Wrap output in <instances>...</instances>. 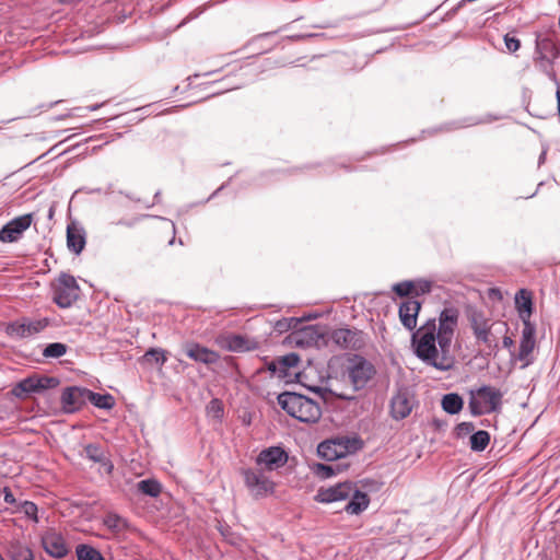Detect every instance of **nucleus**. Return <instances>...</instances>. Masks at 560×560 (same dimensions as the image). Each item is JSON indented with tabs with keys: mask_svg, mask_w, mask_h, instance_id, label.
Segmentation results:
<instances>
[{
	"mask_svg": "<svg viewBox=\"0 0 560 560\" xmlns=\"http://www.w3.org/2000/svg\"><path fill=\"white\" fill-rule=\"evenodd\" d=\"M458 324V308L444 307L436 318L428 319L412 332L410 341L415 355L423 364L440 372L453 370L456 363L453 340Z\"/></svg>",
	"mask_w": 560,
	"mask_h": 560,
	"instance_id": "f257e3e1",
	"label": "nucleus"
},
{
	"mask_svg": "<svg viewBox=\"0 0 560 560\" xmlns=\"http://www.w3.org/2000/svg\"><path fill=\"white\" fill-rule=\"evenodd\" d=\"M465 313L476 343L483 345L492 350L497 349L498 337L495 331H506V323L493 320L482 310L472 305L467 306Z\"/></svg>",
	"mask_w": 560,
	"mask_h": 560,
	"instance_id": "f03ea898",
	"label": "nucleus"
},
{
	"mask_svg": "<svg viewBox=\"0 0 560 560\" xmlns=\"http://www.w3.org/2000/svg\"><path fill=\"white\" fill-rule=\"evenodd\" d=\"M278 404L289 416L301 422L315 423L322 417L318 402L298 393H281L278 396Z\"/></svg>",
	"mask_w": 560,
	"mask_h": 560,
	"instance_id": "7ed1b4c3",
	"label": "nucleus"
},
{
	"mask_svg": "<svg viewBox=\"0 0 560 560\" xmlns=\"http://www.w3.org/2000/svg\"><path fill=\"white\" fill-rule=\"evenodd\" d=\"M503 393L489 385L469 390L468 409L474 417L497 412L502 407Z\"/></svg>",
	"mask_w": 560,
	"mask_h": 560,
	"instance_id": "20e7f679",
	"label": "nucleus"
},
{
	"mask_svg": "<svg viewBox=\"0 0 560 560\" xmlns=\"http://www.w3.org/2000/svg\"><path fill=\"white\" fill-rule=\"evenodd\" d=\"M361 447L362 442L359 439L337 438L319 443L317 453L322 458L328 462H335Z\"/></svg>",
	"mask_w": 560,
	"mask_h": 560,
	"instance_id": "39448f33",
	"label": "nucleus"
},
{
	"mask_svg": "<svg viewBox=\"0 0 560 560\" xmlns=\"http://www.w3.org/2000/svg\"><path fill=\"white\" fill-rule=\"evenodd\" d=\"M376 370L374 365L365 358L354 355L349 360L347 375L354 390H361L366 387L374 377Z\"/></svg>",
	"mask_w": 560,
	"mask_h": 560,
	"instance_id": "423d86ee",
	"label": "nucleus"
},
{
	"mask_svg": "<svg viewBox=\"0 0 560 560\" xmlns=\"http://www.w3.org/2000/svg\"><path fill=\"white\" fill-rule=\"evenodd\" d=\"M49 324L50 320L47 317L36 319L23 317L9 323L5 327V334L13 339H26L42 332Z\"/></svg>",
	"mask_w": 560,
	"mask_h": 560,
	"instance_id": "0eeeda50",
	"label": "nucleus"
},
{
	"mask_svg": "<svg viewBox=\"0 0 560 560\" xmlns=\"http://www.w3.org/2000/svg\"><path fill=\"white\" fill-rule=\"evenodd\" d=\"M245 486L255 499H261L275 491V482L262 471L252 468L243 469Z\"/></svg>",
	"mask_w": 560,
	"mask_h": 560,
	"instance_id": "6e6552de",
	"label": "nucleus"
},
{
	"mask_svg": "<svg viewBox=\"0 0 560 560\" xmlns=\"http://www.w3.org/2000/svg\"><path fill=\"white\" fill-rule=\"evenodd\" d=\"M80 288L70 275H61L54 288V301L61 308L70 307L78 299Z\"/></svg>",
	"mask_w": 560,
	"mask_h": 560,
	"instance_id": "1a4fd4ad",
	"label": "nucleus"
},
{
	"mask_svg": "<svg viewBox=\"0 0 560 560\" xmlns=\"http://www.w3.org/2000/svg\"><path fill=\"white\" fill-rule=\"evenodd\" d=\"M292 340L300 347L322 348L328 345V330L325 326L310 325L295 330Z\"/></svg>",
	"mask_w": 560,
	"mask_h": 560,
	"instance_id": "9d476101",
	"label": "nucleus"
},
{
	"mask_svg": "<svg viewBox=\"0 0 560 560\" xmlns=\"http://www.w3.org/2000/svg\"><path fill=\"white\" fill-rule=\"evenodd\" d=\"M329 341L346 350H359L365 345L363 331L350 328H338L330 332L328 331Z\"/></svg>",
	"mask_w": 560,
	"mask_h": 560,
	"instance_id": "9b49d317",
	"label": "nucleus"
},
{
	"mask_svg": "<svg viewBox=\"0 0 560 560\" xmlns=\"http://www.w3.org/2000/svg\"><path fill=\"white\" fill-rule=\"evenodd\" d=\"M42 547L47 555L52 558H65L69 552V547L62 534L55 528H47L40 535Z\"/></svg>",
	"mask_w": 560,
	"mask_h": 560,
	"instance_id": "f8f14e48",
	"label": "nucleus"
},
{
	"mask_svg": "<svg viewBox=\"0 0 560 560\" xmlns=\"http://www.w3.org/2000/svg\"><path fill=\"white\" fill-rule=\"evenodd\" d=\"M33 214L27 213L10 220L0 230V242L14 243L18 242L23 233L31 226Z\"/></svg>",
	"mask_w": 560,
	"mask_h": 560,
	"instance_id": "ddd939ff",
	"label": "nucleus"
},
{
	"mask_svg": "<svg viewBox=\"0 0 560 560\" xmlns=\"http://www.w3.org/2000/svg\"><path fill=\"white\" fill-rule=\"evenodd\" d=\"M353 486V482L345 481L328 488H319L314 499L319 503L342 501L349 499L352 493Z\"/></svg>",
	"mask_w": 560,
	"mask_h": 560,
	"instance_id": "4468645a",
	"label": "nucleus"
},
{
	"mask_svg": "<svg viewBox=\"0 0 560 560\" xmlns=\"http://www.w3.org/2000/svg\"><path fill=\"white\" fill-rule=\"evenodd\" d=\"M413 408V397L407 388H399L390 399V415L395 420L407 418Z\"/></svg>",
	"mask_w": 560,
	"mask_h": 560,
	"instance_id": "2eb2a0df",
	"label": "nucleus"
},
{
	"mask_svg": "<svg viewBox=\"0 0 560 560\" xmlns=\"http://www.w3.org/2000/svg\"><path fill=\"white\" fill-rule=\"evenodd\" d=\"M288 462L287 452L280 446H270L262 450L257 458L256 463L259 466H264L267 470H276L284 466Z\"/></svg>",
	"mask_w": 560,
	"mask_h": 560,
	"instance_id": "dca6fc26",
	"label": "nucleus"
},
{
	"mask_svg": "<svg viewBox=\"0 0 560 560\" xmlns=\"http://www.w3.org/2000/svg\"><path fill=\"white\" fill-rule=\"evenodd\" d=\"M88 388L70 386L62 390L60 401L66 413L78 411L85 402Z\"/></svg>",
	"mask_w": 560,
	"mask_h": 560,
	"instance_id": "f3484780",
	"label": "nucleus"
},
{
	"mask_svg": "<svg viewBox=\"0 0 560 560\" xmlns=\"http://www.w3.org/2000/svg\"><path fill=\"white\" fill-rule=\"evenodd\" d=\"M421 310V303L415 299L404 301L399 306V319L408 330L417 327V318Z\"/></svg>",
	"mask_w": 560,
	"mask_h": 560,
	"instance_id": "a211bd4d",
	"label": "nucleus"
},
{
	"mask_svg": "<svg viewBox=\"0 0 560 560\" xmlns=\"http://www.w3.org/2000/svg\"><path fill=\"white\" fill-rule=\"evenodd\" d=\"M185 353L195 362L203 364L217 363L220 355L217 351L210 350L199 343L190 342L185 346Z\"/></svg>",
	"mask_w": 560,
	"mask_h": 560,
	"instance_id": "6ab92c4d",
	"label": "nucleus"
},
{
	"mask_svg": "<svg viewBox=\"0 0 560 560\" xmlns=\"http://www.w3.org/2000/svg\"><path fill=\"white\" fill-rule=\"evenodd\" d=\"M535 347V327L529 319L523 318V330L520 342L518 359L521 361L527 360L528 355L533 352Z\"/></svg>",
	"mask_w": 560,
	"mask_h": 560,
	"instance_id": "aec40b11",
	"label": "nucleus"
},
{
	"mask_svg": "<svg viewBox=\"0 0 560 560\" xmlns=\"http://www.w3.org/2000/svg\"><path fill=\"white\" fill-rule=\"evenodd\" d=\"M85 231L82 226L71 223L67 226V246L74 254H80L85 247Z\"/></svg>",
	"mask_w": 560,
	"mask_h": 560,
	"instance_id": "412c9836",
	"label": "nucleus"
},
{
	"mask_svg": "<svg viewBox=\"0 0 560 560\" xmlns=\"http://www.w3.org/2000/svg\"><path fill=\"white\" fill-rule=\"evenodd\" d=\"M350 501L345 505V511L350 515H359L365 511L370 504L369 495L360 491L354 485L352 493L349 497Z\"/></svg>",
	"mask_w": 560,
	"mask_h": 560,
	"instance_id": "4be33fe9",
	"label": "nucleus"
},
{
	"mask_svg": "<svg viewBox=\"0 0 560 560\" xmlns=\"http://www.w3.org/2000/svg\"><path fill=\"white\" fill-rule=\"evenodd\" d=\"M86 457L94 462L102 464L108 474L113 470V464L107 459L105 452L98 444H88L84 448Z\"/></svg>",
	"mask_w": 560,
	"mask_h": 560,
	"instance_id": "5701e85b",
	"label": "nucleus"
},
{
	"mask_svg": "<svg viewBox=\"0 0 560 560\" xmlns=\"http://www.w3.org/2000/svg\"><path fill=\"white\" fill-rule=\"evenodd\" d=\"M8 555L11 560H34V553L32 549L19 540H13L10 542Z\"/></svg>",
	"mask_w": 560,
	"mask_h": 560,
	"instance_id": "b1692460",
	"label": "nucleus"
},
{
	"mask_svg": "<svg viewBox=\"0 0 560 560\" xmlns=\"http://www.w3.org/2000/svg\"><path fill=\"white\" fill-rule=\"evenodd\" d=\"M33 393H37L35 376H30L20 381L11 389V394L20 399H24Z\"/></svg>",
	"mask_w": 560,
	"mask_h": 560,
	"instance_id": "393cba45",
	"label": "nucleus"
},
{
	"mask_svg": "<svg viewBox=\"0 0 560 560\" xmlns=\"http://www.w3.org/2000/svg\"><path fill=\"white\" fill-rule=\"evenodd\" d=\"M86 401H90L97 408L101 409H112L115 405V399L110 394H98L88 389Z\"/></svg>",
	"mask_w": 560,
	"mask_h": 560,
	"instance_id": "a878e982",
	"label": "nucleus"
},
{
	"mask_svg": "<svg viewBox=\"0 0 560 560\" xmlns=\"http://www.w3.org/2000/svg\"><path fill=\"white\" fill-rule=\"evenodd\" d=\"M463 398L456 393H450L442 398V408L450 415H457L463 409Z\"/></svg>",
	"mask_w": 560,
	"mask_h": 560,
	"instance_id": "bb28decb",
	"label": "nucleus"
},
{
	"mask_svg": "<svg viewBox=\"0 0 560 560\" xmlns=\"http://www.w3.org/2000/svg\"><path fill=\"white\" fill-rule=\"evenodd\" d=\"M75 553L78 560H105L96 548L85 544L78 545Z\"/></svg>",
	"mask_w": 560,
	"mask_h": 560,
	"instance_id": "cd10ccee",
	"label": "nucleus"
},
{
	"mask_svg": "<svg viewBox=\"0 0 560 560\" xmlns=\"http://www.w3.org/2000/svg\"><path fill=\"white\" fill-rule=\"evenodd\" d=\"M490 442V434L487 431L480 430L470 435V448L474 452H482L486 450Z\"/></svg>",
	"mask_w": 560,
	"mask_h": 560,
	"instance_id": "c85d7f7f",
	"label": "nucleus"
},
{
	"mask_svg": "<svg viewBox=\"0 0 560 560\" xmlns=\"http://www.w3.org/2000/svg\"><path fill=\"white\" fill-rule=\"evenodd\" d=\"M68 351V346L66 343H62V342H51V343H48L44 349H43V357L45 358H50V359H58V358H61L62 355H65Z\"/></svg>",
	"mask_w": 560,
	"mask_h": 560,
	"instance_id": "c756f323",
	"label": "nucleus"
},
{
	"mask_svg": "<svg viewBox=\"0 0 560 560\" xmlns=\"http://www.w3.org/2000/svg\"><path fill=\"white\" fill-rule=\"evenodd\" d=\"M138 490L150 497H158L161 493V485L154 479H144L138 482Z\"/></svg>",
	"mask_w": 560,
	"mask_h": 560,
	"instance_id": "7c9ffc66",
	"label": "nucleus"
},
{
	"mask_svg": "<svg viewBox=\"0 0 560 560\" xmlns=\"http://www.w3.org/2000/svg\"><path fill=\"white\" fill-rule=\"evenodd\" d=\"M516 304L521 314L522 319H529L532 314V299L529 295H526L525 290H521V298L516 296Z\"/></svg>",
	"mask_w": 560,
	"mask_h": 560,
	"instance_id": "2f4dec72",
	"label": "nucleus"
},
{
	"mask_svg": "<svg viewBox=\"0 0 560 560\" xmlns=\"http://www.w3.org/2000/svg\"><path fill=\"white\" fill-rule=\"evenodd\" d=\"M104 525L113 530V532H120L126 526H127V523L126 521L119 516L118 514L116 513H108L105 517H104Z\"/></svg>",
	"mask_w": 560,
	"mask_h": 560,
	"instance_id": "473e14b6",
	"label": "nucleus"
},
{
	"mask_svg": "<svg viewBox=\"0 0 560 560\" xmlns=\"http://www.w3.org/2000/svg\"><path fill=\"white\" fill-rule=\"evenodd\" d=\"M226 346L233 352H242L249 349L248 341L241 335L230 336L226 340Z\"/></svg>",
	"mask_w": 560,
	"mask_h": 560,
	"instance_id": "72a5a7b5",
	"label": "nucleus"
},
{
	"mask_svg": "<svg viewBox=\"0 0 560 560\" xmlns=\"http://www.w3.org/2000/svg\"><path fill=\"white\" fill-rule=\"evenodd\" d=\"M485 121L486 120L478 118V117H466L458 121H453V122L445 125V127L443 129H445L446 131H451V130H456L459 128H466V127L483 124Z\"/></svg>",
	"mask_w": 560,
	"mask_h": 560,
	"instance_id": "f704fd0d",
	"label": "nucleus"
},
{
	"mask_svg": "<svg viewBox=\"0 0 560 560\" xmlns=\"http://www.w3.org/2000/svg\"><path fill=\"white\" fill-rule=\"evenodd\" d=\"M144 360L148 362H154L155 364L162 366L166 362L165 351L160 348H151L149 349L144 355Z\"/></svg>",
	"mask_w": 560,
	"mask_h": 560,
	"instance_id": "c9c22d12",
	"label": "nucleus"
},
{
	"mask_svg": "<svg viewBox=\"0 0 560 560\" xmlns=\"http://www.w3.org/2000/svg\"><path fill=\"white\" fill-rule=\"evenodd\" d=\"M415 282L410 280L401 281L393 285V291L399 296H408L413 293Z\"/></svg>",
	"mask_w": 560,
	"mask_h": 560,
	"instance_id": "e433bc0d",
	"label": "nucleus"
},
{
	"mask_svg": "<svg viewBox=\"0 0 560 560\" xmlns=\"http://www.w3.org/2000/svg\"><path fill=\"white\" fill-rule=\"evenodd\" d=\"M301 323V319L299 318H283L281 320H278L275 325L276 330L283 332L290 329H295Z\"/></svg>",
	"mask_w": 560,
	"mask_h": 560,
	"instance_id": "4c0bfd02",
	"label": "nucleus"
},
{
	"mask_svg": "<svg viewBox=\"0 0 560 560\" xmlns=\"http://www.w3.org/2000/svg\"><path fill=\"white\" fill-rule=\"evenodd\" d=\"M35 382H36L37 393H39L44 389L56 387L59 384V381L56 377H48V376H43V377L35 376Z\"/></svg>",
	"mask_w": 560,
	"mask_h": 560,
	"instance_id": "58836bf2",
	"label": "nucleus"
},
{
	"mask_svg": "<svg viewBox=\"0 0 560 560\" xmlns=\"http://www.w3.org/2000/svg\"><path fill=\"white\" fill-rule=\"evenodd\" d=\"M339 470L338 465L334 464H317L316 466V474L323 478H329L336 474V471Z\"/></svg>",
	"mask_w": 560,
	"mask_h": 560,
	"instance_id": "ea45409f",
	"label": "nucleus"
},
{
	"mask_svg": "<svg viewBox=\"0 0 560 560\" xmlns=\"http://www.w3.org/2000/svg\"><path fill=\"white\" fill-rule=\"evenodd\" d=\"M413 282H415L413 293L416 295H422V294H427V293L431 292L432 284L430 281L418 280V281H413Z\"/></svg>",
	"mask_w": 560,
	"mask_h": 560,
	"instance_id": "a19ab883",
	"label": "nucleus"
},
{
	"mask_svg": "<svg viewBox=\"0 0 560 560\" xmlns=\"http://www.w3.org/2000/svg\"><path fill=\"white\" fill-rule=\"evenodd\" d=\"M503 40L510 52H516L521 48V40L510 34H505Z\"/></svg>",
	"mask_w": 560,
	"mask_h": 560,
	"instance_id": "79ce46f5",
	"label": "nucleus"
},
{
	"mask_svg": "<svg viewBox=\"0 0 560 560\" xmlns=\"http://www.w3.org/2000/svg\"><path fill=\"white\" fill-rule=\"evenodd\" d=\"M475 430L472 422H460L456 425L455 432L458 438L465 436Z\"/></svg>",
	"mask_w": 560,
	"mask_h": 560,
	"instance_id": "37998d69",
	"label": "nucleus"
},
{
	"mask_svg": "<svg viewBox=\"0 0 560 560\" xmlns=\"http://www.w3.org/2000/svg\"><path fill=\"white\" fill-rule=\"evenodd\" d=\"M538 56L536 57V62L540 66V68L546 72L549 73L551 70V60L547 58L545 54L541 51H537Z\"/></svg>",
	"mask_w": 560,
	"mask_h": 560,
	"instance_id": "c03bdc74",
	"label": "nucleus"
},
{
	"mask_svg": "<svg viewBox=\"0 0 560 560\" xmlns=\"http://www.w3.org/2000/svg\"><path fill=\"white\" fill-rule=\"evenodd\" d=\"M23 511L28 516L37 522V505L33 502L26 501L23 504Z\"/></svg>",
	"mask_w": 560,
	"mask_h": 560,
	"instance_id": "a18cd8bd",
	"label": "nucleus"
},
{
	"mask_svg": "<svg viewBox=\"0 0 560 560\" xmlns=\"http://www.w3.org/2000/svg\"><path fill=\"white\" fill-rule=\"evenodd\" d=\"M299 361V358L296 354H290V355H285L283 357V360L282 362L288 365V366H294Z\"/></svg>",
	"mask_w": 560,
	"mask_h": 560,
	"instance_id": "49530a36",
	"label": "nucleus"
},
{
	"mask_svg": "<svg viewBox=\"0 0 560 560\" xmlns=\"http://www.w3.org/2000/svg\"><path fill=\"white\" fill-rule=\"evenodd\" d=\"M311 390L316 393L323 399H325L326 395L329 393V390L327 388H323V387H313V388H311Z\"/></svg>",
	"mask_w": 560,
	"mask_h": 560,
	"instance_id": "de8ad7c7",
	"label": "nucleus"
},
{
	"mask_svg": "<svg viewBox=\"0 0 560 560\" xmlns=\"http://www.w3.org/2000/svg\"><path fill=\"white\" fill-rule=\"evenodd\" d=\"M502 345H503L504 348L510 349L514 345V341H513V339L511 337L504 336L503 340H502Z\"/></svg>",
	"mask_w": 560,
	"mask_h": 560,
	"instance_id": "09e8293b",
	"label": "nucleus"
},
{
	"mask_svg": "<svg viewBox=\"0 0 560 560\" xmlns=\"http://www.w3.org/2000/svg\"><path fill=\"white\" fill-rule=\"evenodd\" d=\"M225 187V185H221L217 190H214L210 197L207 199V201H209L210 199H212L213 197H215L223 188Z\"/></svg>",
	"mask_w": 560,
	"mask_h": 560,
	"instance_id": "8fccbe9b",
	"label": "nucleus"
},
{
	"mask_svg": "<svg viewBox=\"0 0 560 560\" xmlns=\"http://www.w3.org/2000/svg\"><path fill=\"white\" fill-rule=\"evenodd\" d=\"M4 501L8 502V503H12L14 501V498L11 493H7L4 495Z\"/></svg>",
	"mask_w": 560,
	"mask_h": 560,
	"instance_id": "3c124183",
	"label": "nucleus"
},
{
	"mask_svg": "<svg viewBox=\"0 0 560 560\" xmlns=\"http://www.w3.org/2000/svg\"><path fill=\"white\" fill-rule=\"evenodd\" d=\"M160 197H161V191L159 190V191H156V192L154 194V201H155V202H159V201H160Z\"/></svg>",
	"mask_w": 560,
	"mask_h": 560,
	"instance_id": "603ef678",
	"label": "nucleus"
},
{
	"mask_svg": "<svg viewBox=\"0 0 560 560\" xmlns=\"http://www.w3.org/2000/svg\"><path fill=\"white\" fill-rule=\"evenodd\" d=\"M546 159V152H542L539 156V164H541Z\"/></svg>",
	"mask_w": 560,
	"mask_h": 560,
	"instance_id": "864d4df0",
	"label": "nucleus"
},
{
	"mask_svg": "<svg viewBox=\"0 0 560 560\" xmlns=\"http://www.w3.org/2000/svg\"><path fill=\"white\" fill-rule=\"evenodd\" d=\"M340 398L342 399H346V400H350V399H353V396H347V395H338Z\"/></svg>",
	"mask_w": 560,
	"mask_h": 560,
	"instance_id": "5fc2aeb1",
	"label": "nucleus"
},
{
	"mask_svg": "<svg viewBox=\"0 0 560 560\" xmlns=\"http://www.w3.org/2000/svg\"><path fill=\"white\" fill-rule=\"evenodd\" d=\"M118 224H125V225L131 226V223H129V222H125V221H122V220L118 221Z\"/></svg>",
	"mask_w": 560,
	"mask_h": 560,
	"instance_id": "6e6d98bb",
	"label": "nucleus"
},
{
	"mask_svg": "<svg viewBox=\"0 0 560 560\" xmlns=\"http://www.w3.org/2000/svg\"><path fill=\"white\" fill-rule=\"evenodd\" d=\"M47 154H49V151H46V153H43V154H42L40 156H38L36 160L42 159V158L46 156Z\"/></svg>",
	"mask_w": 560,
	"mask_h": 560,
	"instance_id": "4d7b16f0",
	"label": "nucleus"
},
{
	"mask_svg": "<svg viewBox=\"0 0 560 560\" xmlns=\"http://www.w3.org/2000/svg\"><path fill=\"white\" fill-rule=\"evenodd\" d=\"M47 154H49V151H46V153H43V154H42L40 156H38L36 160L42 159V158L46 156Z\"/></svg>",
	"mask_w": 560,
	"mask_h": 560,
	"instance_id": "13d9d810",
	"label": "nucleus"
},
{
	"mask_svg": "<svg viewBox=\"0 0 560 560\" xmlns=\"http://www.w3.org/2000/svg\"><path fill=\"white\" fill-rule=\"evenodd\" d=\"M52 214H54V209H52V208H50V209H49V218H51V217H52Z\"/></svg>",
	"mask_w": 560,
	"mask_h": 560,
	"instance_id": "bf43d9fd",
	"label": "nucleus"
},
{
	"mask_svg": "<svg viewBox=\"0 0 560 560\" xmlns=\"http://www.w3.org/2000/svg\"><path fill=\"white\" fill-rule=\"evenodd\" d=\"M235 88H237V86L236 85L235 86H230V88H226V90H233Z\"/></svg>",
	"mask_w": 560,
	"mask_h": 560,
	"instance_id": "052dcab7",
	"label": "nucleus"
},
{
	"mask_svg": "<svg viewBox=\"0 0 560 560\" xmlns=\"http://www.w3.org/2000/svg\"><path fill=\"white\" fill-rule=\"evenodd\" d=\"M152 207V203H147L145 205V208H151Z\"/></svg>",
	"mask_w": 560,
	"mask_h": 560,
	"instance_id": "680f3d73",
	"label": "nucleus"
},
{
	"mask_svg": "<svg viewBox=\"0 0 560 560\" xmlns=\"http://www.w3.org/2000/svg\"><path fill=\"white\" fill-rule=\"evenodd\" d=\"M0 560H4V558L2 557V555L0 553Z\"/></svg>",
	"mask_w": 560,
	"mask_h": 560,
	"instance_id": "e2e57ef3",
	"label": "nucleus"
}]
</instances>
